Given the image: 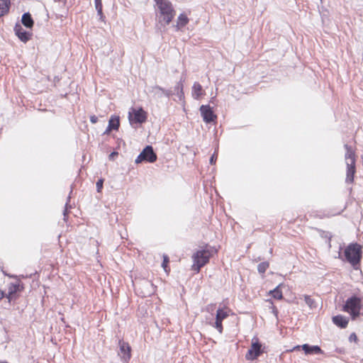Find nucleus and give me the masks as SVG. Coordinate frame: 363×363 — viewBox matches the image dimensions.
<instances>
[{
  "instance_id": "e433bc0d",
  "label": "nucleus",
  "mask_w": 363,
  "mask_h": 363,
  "mask_svg": "<svg viewBox=\"0 0 363 363\" xmlns=\"http://www.w3.org/2000/svg\"><path fill=\"white\" fill-rule=\"evenodd\" d=\"M4 296V291L0 290V300L2 299Z\"/></svg>"
},
{
  "instance_id": "cd10ccee",
  "label": "nucleus",
  "mask_w": 363,
  "mask_h": 363,
  "mask_svg": "<svg viewBox=\"0 0 363 363\" xmlns=\"http://www.w3.org/2000/svg\"><path fill=\"white\" fill-rule=\"evenodd\" d=\"M214 327L218 330L219 333H222V332H223L222 320L216 319Z\"/></svg>"
},
{
  "instance_id": "1a4fd4ad",
  "label": "nucleus",
  "mask_w": 363,
  "mask_h": 363,
  "mask_svg": "<svg viewBox=\"0 0 363 363\" xmlns=\"http://www.w3.org/2000/svg\"><path fill=\"white\" fill-rule=\"evenodd\" d=\"M200 112L203 121L207 123L215 121L217 118L209 105H202L200 107Z\"/></svg>"
},
{
  "instance_id": "2f4dec72",
  "label": "nucleus",
  "mask_w": 363,
  "mask_h": 363,
  "mask_svg": "<svg viewBox=\"0 0 363 363\" xmlns=\"http://www.w3.org/2000/svg\"><path fill=\"white\" fill-rule=\"evenodd\" d=\"M216 160V155H215V153H214V154L211 157V158H210V163H211V164H215Z\"/></svg>"
},
{
  "instance_id": "39448f33",
  "label": "nucleus",
  "mask_w": 363,
  "mask_h": 363,
  "mask_svg": "<svg viewBox=\"0 0 363 363\" xmlns=\"http://www.w3.org/2000/svg\"><path fill=\"white\" fill-rule=\"evenodd\" d=\"M362 308L361 299L355 296H352L345 302L343 310L349 313L353 320L356 319L360 314V309Z\"/></svg>"
},
{
  "instance_id": "f3484780",
  "label": "nucleus",
  "mask_w": 363,
  "mask_h": 363,
  "mask_svg": "<svg viewBox=\"0 0 363 363\" xmlns=\"http://www.w3.org/2000/svg\"><path fill=\"white\" fill-rule=\"evenodd\" d=\"M21 22L26 28H31L33 26V20L29 13H25L22 16Z\"/></svg>"
},
{
  "instance_id": "6ab92c4d",
  "label": "nucleus",
  "mask_w": 363,
  "mask_h": 363,
  "mask_svg": "<svg viewBox=\"0 0 363 363\" xmlns=\"http://www.w3.org/2000/svg\"><path fill=\"white\" fill-rule=\"evenodd\" d=\"M9 0H0V17L5 15L9 10Z\"/></svg>"
},
{
  "instance_id": "20e7f679",
  "label": "nucleus",
  "mask_w": 363,
  "mask_h": 363,
  "mask_svg": "<svg viewBox=\"0 0 363 363\" xmlns=\"http://www.w3.org/2000/svg\"><path fill=\"white\" fill-rule=\"evenodd\" d=\"M346 259L354 267L359 264L362 257V247L357 243L349 245L345 250Z\"/></svg>"
},
{
  "instance_id": "f8f14e48",
  "label": "nucleus",
  "mask_w": 363,
  "mask_h": 363,
  "mask_svg": "<svg viewBox=\"0 0 363 363\" xmlns=\"http://www.w3.org/2000/svg\"><path fill=\"white\" fill-rule=\"evenodd\" d=\"M120 353L121 359L125 362H128L130 359V347L128 343L119 341Z\"/></svg>"
},
{
  "instance_id": "aec40b11",
  "label": "nucleus",
  "mask_w": 363,
  "mask_h": 363,
  "mask_svg": "<svg viewBox=\"0 0 363 363\" xmlns=\"http://www.w3.org/2000/svg\"><path fill=\"white\" fill-rule=\"evenodd\" d=\"M112 130H118L120 126V121L118 116H112L108 121V125Z\"/></svg>"
},
{
  "instance_id": "9b49d317",
  "label": "nucleus",
  "mask_w": 363,
  "mask_h": 363,
  "mask_svg": "<svg viewBox=\"0 0 363 363\" xmlns=\"http://www.w3.org/2000/svg\"><path fill=\"white\" fill-rule=\"evenodd\" d=\"M300 347L304 351L306 354H323V352L320 349V347L318 345H309L308 344H304L301 346H296L294 347L293 350H299Z\"/></svg>"
},
{
  "instance_id": "7c9ffc66",
  "label": "nucleus",
  "mask_w": 363,
  "mask_h": 363,
  "mask_svg": "<svg viewBox=\"0 0 363 363\" xmlns=\"http://www.w3.org/2000/svg\"><path fill=\"white\" fill-rule=\"evenodd\" d=\"M169 262V257L167 255L163 256V262L162 264V267L167 271V264Z\"/></svg>"
},
{
  "instance_id": "c85d7f7f",
  "label": "nucleus",
  "mask_w": 363,
  "mask_h": 363,
  "mask_svg": "<svg viewBox=\"0 0 363 363\" xmlns=\"http://www.w3.org/2000/svg\"><path fill=\"white\" fill-rule=\"evenodd\" d=\"M267 302H268V303H269V307L272 309L273 314H274L275 316H277V315H278V310H277V308L274 306L273 302H272L270 299L267 300Z\"/></svg>"
},
{
  "instance_id": "c9c22d12",
  "label": "nucleus",
  "mask_w": 363,
  "mask_h": 363,
  "mask_svg": "<svg viewBox=\"0 0 363 363\" xmlns=\"http://www.w3.org/2000/svg\"><path fill=\"white\" fill-rule=\"evenodd\" d=\"M112 130V129L108 125L106 130L104 131V134H108Z\"/></svg>"
},
{
  "instance_id": "423d86ee",
  "label": "nucleus",
  "mask_w": 363,
  "mask_h": 363,
  "mask_svg": "<svg viewBox=\"0 0 363 363\" xmlns=\"http://www.w3.org/2000/svg\"><path fill=\"white\" fill-rule=\"evenodd\" d=\"M157 155L154 152L152 147L147 145L135 159V162L139 164L145 161L152 163L157 160Z\"/></svg>"
},
{
  "instance_id": "f03ea898",
  "label": "nucleus",
  "mask_w": 363,
  "mask_h": 363,
  "mask_svg": "<svg viewBox=\"0 0 363 363\" xmlns=\"http://www.w3.org/2000/svg\"><path fill=\"white\" fill-rule=\"evenodd\" d=\"M215 252H216V250L214 248L198 250L192 257L194 260L192 269L199 272L201 268L208 262L210 257Z\"/></svg>"
},
{
  "instance_id": "2eb2a0df",
  "label": "nucleus",
  "mask_w": 363,
  "mask_h": 363,
  "mask_svg": "<svg viewBox=\"0 0 363 363\" xmlns=\"http://www.w3.org/2000/svg\"><path fill=\"white\" fill-rule=\"evenodd\" d=\"M23 289L22 285L20 283L11 284L9 287V294L7 298L11 299L13 295Z\"/></svg>"
},
{
  "instance_id": "4c0bfd02",
  "label": "nucleus",
  "mask_w": 363,
  "mask_h": 363,
  "mask_svg": "<svg viewBox=\"0 0 363 363\" xmlns=\"http://www.w3.org/2000/svg\"><path fill=\"white\" fill-rule=\"evenodd\" d=\"M213 305H210V306H208L207 308H209V307H213ZM208 310H209V308H208Z\"/></svg>"
},
{
  "instance_id": "4468645a",
  "label": "nucleus",
  "mask_w": 363,
  "mask_h": 363,
  "mask_svg": "<svg viewBox=\"0 0 363 363\" xmlns=\"http://www.w3.org/2000/svg\"><path fill=\"white\" fill-rule=\"evenodd\" d=\"M333 322L341 328H345L348 324L349 319L343 315H338L333 317Z\"/></svg>"
},
{
  "instance_id": "dca6fc26",
  "label": "nucleus",
  "mask_w": 363,
  "mask_h": 363,
  "mask_svg": "<svg viewBox=\"0 0 363 363\" xmlns=\"http://www.w3.org/2000/svg\"><path fill=\"white\" fill-rule=\"evenodd\" d=\"M203 94L201 85L195 82L192 86V96L195 99H199V97Z\"/></svg>"
},
{
  "instance_id": "9d476101",
  "label": "nucleus",
  "mask_w": 363,
  "mask_h": 363,
  "mask_svg": "<svg viewBox=\"0 0 363 363\" xmlns=\"http://www.w3.org/2000/svg\"><path fill=\"white\" fill-rule=\"evenodd\" d=\"M137 290L142 296H149L154 292V285L150 281L145 280Z\"/></svg>"
},
{
  "instance_id": "f704fd0d",
  "label": "nucleus",
  "mask_w": 363,
  "mask_h": 363,
  "mask_svg": "<svg viewBox=\"0 0 363 363\" xmlns=\"http://www.w3.org/2000/svg\"><path fill=\"white\" fill-rule=\"evenodd\" d=\"M118 155V152H113L110 154L109 155V159L110 160H113L115 156H117Z\"/></svg>"
},
{
  "instance_id": "a211bd4d",
  "label": "nucleus",
  "mask_w": 363,
  "mask_h": 363,
  "mask_svg": "<svg viewBox=\"0 0 363 363\" xmlns=\"http://www.w3.org/2000/svg\"><path fill=\"white\" fill-rule=\"evenodd\" d=\"M189 22V18L185 14H180L177 18V23L175 26L177 30H179L185 26Z\"/></svg>"
},
{
  "instance_id": "6e6552de",
  "label": "nucleus",
  "mask_w": 363,
  "mask_h": 363,
  "mask_svg": "<svg viewBox=\"0 0 363 363\" xmlns=\"http://www.w3.org/2000/svg\"><path fill=\"white\" fill-rule=\"evenodd\" d=\"M262 345L257 340L252 343L251 347L248 350L245 357L248 360L256 359L262 353Z\"/></svg>"
},
{
  "instance_id": "0eeeda50",
  "label": "nucleus",
  "mask_w": 363,
  "mask_h": 363,
  "mask_svg": "<svg viewBox=\"0 0 363 363\" xmlns=\"http://www.w3.org/2000/svg\"><path fill=\"white\" fill-rule=\"evenodd\" d=\"M128 118L130 123H143L147 119V113L142 108L139 109L132 108L128 113Z\"/></svg>"
},
{
  "instance_id": "412c9836",
  "label": "nucleus",
  "mask_w": 363,
  "mask_h": 363,
  "mask_svg": "<svg viewBox=\"0 0 363 363\" xmlns=\"http://www.w3.org/2000/svg\"><path fill=\"white\" fill-rule=\"evenodd\" d=\"M95 9L97 11L98 16H99V19L101 21H104V16L102 12V3L101 0H95Z\"/></svg>"
},
{
  "instance_id": "72a5a7b5",
  "label": "nucleus",
  "mask_w": 363,
  "mask_h": 363,
  "mask_svg": "<svg viewBox=\"0 0 363 363\" xmlns=\"http://www.w3.org/2000/svg\"><path fill=\"white\" fill-rule=\"evenodd\" d=\"M349 339H350V341H352V340L356 341L357 340V335L354 333H352V334L350 335Z\"/></svg>"
},
{
  "instance_id": "f257e3e1",
  "label": "nucleus",
  "mask_w": 363,
  "mask_h": 363,
  "mask_svg": "<svg viewBox=\"0 0 363 363\" xmlns=\"http://www.w3.org/2000/svg\"><path fill=\"white\" fill-rule=\"evenodd\" d=\"M157 7V18L161 26L169 25L176 13L172 3L169 0H163L156 4Z\"/></svg>"
},
{
  "instance_id": "4be33fe9",
  "label": "nucleus",
  "mask_w": 363,
  "mask_h": 363,
  "mask_svg": "<svg viewBox=\"0 0 363 363\" xmlns=\"http://www.w3.org/2000/svg\"><path fill=\"white\" fill-rule=\"evenodd\" d=\"M229 315L228 311L225 309L219 308L217 310L216 319H218L220 320H224Z\"/></svg>"
},
{
  "instance_id": "a878e982",
  "label": "nucleus",
  "mask_w": 363,
  "mask_h": 363,
  "mask_svg": "<svg viewBox=\"0 0 363 363\" xmlns=\"http://www.w3.org/2000/svg\"><path fill=\"white\" fill-rule=\"evenodd\" d=\"M304 301L311 308H315V301L311 298V297L308 295H304Z\"/></svg>"
},
{
  "instance_id": "ea45409f",
  "label": "nucleus",
  "mask_w": 363,
  "mask_h": 363,
  "mask_svg": "<svg viewBox=\"0 0 363 363\" xmlns=\"http://www.w3.org/2000/svg\"><path fill=\"white\" fill-rule=\"evenodd\" d=\"M66 212H67V210H65V212H64V216H65V215H66Z\"/></svg>"
},
{
  "instance_id": "ddd939ff",
  "label": "nucleus",
  "mask_w": 363,
  "mask_h": 363,
  "mask_svg": "<svg viewBox=\"0 0 363 363\" xmlns=\"http://www.w3.org/2000/svg\"><path fill=\"white\" fill-rule=\"evenodd\" d=\"M14 31L18 38L24 43H26L31 35L29 32L25 30L19 24L15 26Z\"/></svg>"
},
{
  "instance_id": "393cba45",
  "label": "nucleus",
  "mask_w": 363,
  "mask_h": 363,
  "mask_svg": "<svg viewBox=\"0 0 363 363\" xmlns=\"http://www.w3.org/2000/svg\"><path fill=\"white\" fill-rule=\"evenodd\" d=\"M269 266V264L268 262H263L259 263L257 266V270L259 273L264 274L268 269Z\"/></svg>"
},
{
  "instance_id": "c756f323",
  "label": "nucleus",
  "mask_w": 363,
  "mask_h": 363,
  "mask_svg": "<svg viewBox=\"0 0 363 363\" xmlns=\"http://www.w3.org/2000/svg\"><path fill=\"white\" fill-rule=\"evenodd\" d=\"M103 184H104V179H100L98 180V182H96V190L98 192H101L102 188H103Z\"/></svg>"
},
{
  "instance_id": "b1692460",
  "label": "nucleus",
  "mask_w": 363,
  "mask_h": 363,
  "mask_svg": "<svg viewBox=\"0 0 363 363\" xmlns=\"http://www.w3.org/2000/svg\"><path fill=\"white\" fill-rule=\"evenodd\" d=\"M269 294H272L274 298H277L278 300H281L283 298L282 292L279 289V286H277L273 290H271L269 291Z\"/></svg>"
},
{
  "instance_id": "a19ab883",
  "label": "nucleus",
  "mask_w": 363,
  "mask_h": 363,
  "mask_svg": "<svg viewBox=\"0 0 363 363\" xmlns=\"http://www.w3.org/2000/svg\"><path fill=\"white\" fill-rule=\"evenodd\" d=\"M320 1L322 2V1H323V0H320Z\"/></svg>"
},
{
  "instance_id": "bb28decb",
  "label": "nucleus",
  "mask_w": 363,
  "mask_h": 363,
  "mask_svg": "<svg viewBox=\"0 0 363 363\" xmlns=\"http://www.w3.org/2000/svg\"><path fill=\"white\" fill-rule=\"evenodd\" d=\"M175 91H177V95L179 97V99H182V97L184 96V92L183 84L181 82L177 83V84L175 86Z\"/></svg>"
},
{
  "instance_id": "7ed1b4c3",
  "label": "nucleus",
  "mask_w": 363,
  "mask_h": 363,
  "mask_svg": "<svg viewBox=\"0 0 363 363\" xmlns=\"http://www.w3.org/2000/svg\"><path fill=\"white\" fill-rule=\"evenodd\" d=\"M346 153L345 155V162L347 164L346 182L352 183L354 181V176L356 172L355 169V155L352 147L347 144L345 145Z\"/></svg>"
},
{
  "instance_id": "58836bf2",
  "label": "nucleus",
  "mask_w": 363,
  "mask_h": 363,
  "mask_svg": "<svg viewBox=\"0 0 363 363\" xmlns=\"http://www.w3.org/2000/svg\"><path fill=\"white\" fill-rule=\"evenodd\" d=\"M68 206V202L66 203V208H67Z\"/></svg>"
},
{
  "instance_id": "473e14b6",
  "label": "nucleus",
  "mask_w": 363,
  "mask_h": 363,
  "mask_svg": "<svg viewBox=\"0 0 363 363\" xmlns=\"http://www.w3.org/2000/svg\"><path fill=\"white\" fill-rule=\"evenodd\" d=\"M90 121L92 123H96L98 121V118L96 116H91L90 117Z\"/></svg>"
},
{
  "instance_id": "5701e85b",
  "label": "nucleus",
  "mask_w": 363,
  "mask_h": 363,
  "mask_svg": "<svg viewBox=\"0 0 363 363\" xmlns=\"http://www.w3.org/2000/svg\"><path fill=\"white\" fill-rule=\"evenodd\" d=\"M152 91L161 96L162 94H164L165 96H169L170 95V91H167V90H164V89L161 88L160 86H155L154 87H152Z\"/></svg>"
}]
</instances>
